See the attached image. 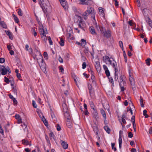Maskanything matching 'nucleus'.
<instances>
[{"label": "nucleus", "instance_id": "nucleus-1", "mask_svg": "<svg viewBox=\"0 0 152 152\" xmlns=\"http://www.w3.org/2000/svg\"><path fill=\"white\" fill-rule=\"evenodd\" d=\"M38 3L43 11L45 12L49 11L50 9V4L48 0H38Z\"/></svg>", "mask_w": 152, "mask_h": 152}, {"label": "nucleus", "instance_id": "nucleus-2", "mask_svg": "<svg viewBox=\"0 0 152 152\" xmlns=\"http://www.w3.org/2000/svg\"><path fill=\"white\" fill-rule=\"evenodd\" d=\"M39 55L41 58L38 59L39 61H37V62L41 69H45L46 67V64L44 62L42 55L40 54Z\"/></svg>", "mask_w": 152, "mask_h": 152}, {"label": "nucleus", "instance_id": "nucleus-3", "mask_svg": "<svg viewBox=\"0 0 152 152\" xmlns=\"http://www.w3.org/2000/svg\"><path fill=\"white\" fill-rule=\"evenodd\" d=\"M125 76L123 75H122L120 77L119 81H118L120 86L126 85V83L125 80Z\"/></svg>", "mask_w": 152, "mask_h": 152}, {"label": "nucleus", "instance_id": "nucleus-4", "mask_svg": "<svg viewBox=\"0 0 152 152\" xmlns=\"http://www.w3.org/2000/svg\"><path fill=\"white\" fill-rule=\"evenodd\" d=\"M129 78L130 83L132 87V89L134 90L135 88V81L134 78L131 75L130 72H129Z\"/></svg>", "mask_w": 152, "mask_h": 152}, {"label": "nucleus", "instance_id": "nucleus-5", "mask_svg": "<svg viewBox=\"0 0 152 152\" xmlns=\"http://www.w3.org/2000/svg\"><path fill=\"white\" fill-rule=\"evenodd\" d=\"M103 61L105 62L107 64H108V62L110 64H112V61L111 60L108 56H105L103 57Z\"/></svg>", "mask_w": 152, "mask_h": 152}, {"label": "nucleus", "instance_id": "nucleus-6", "mask_svg": "<svg viewBox=\"0 0 152 152\" xmlns=\"http://www.w3.org/2000/svg\"><path fill=\"white\" fill-rule=\"evenodd\" d=\"M110 59H112L113 60V62H112V64L111 65H112L113 67L114 68L115 71V72L118 71V66L116 62L113 58H111Z\"/></svg>", "mask_w": 152, "mask_h": 152}, {"label": "nucleus", "instance_id": "nucleus-7", "mask_svg": "<svg viewBox=\"0 0 152 152\" xmlns=\"http://www.w3.org/2000/svg\"><path fill=\"white\" fill-rule=\"evenodd\" d=\"M8 72L9 73L11 72V71L9 67H7L6 68L5 67L1 72V74L2 75H4L7 74V72Z\"/></svg>", "mask_w": 152, "mask_h": 152}, {"label": "nucleus", "instance_id": "nucleus-8", "mask_svg": "<svg viewBox=\"0 0 152 152\" xmlns=\"http://www.w3.org/2000/svg\"><path fill=\"white\" fill-rule=\"evenodd\" d=\"M111 31L109 29H107L104 33L103 35L104 37H106L107 39L110 37L111 36Z\"/></svg>", "mask_w": 152, "mask_h": 152}, {"label": "nucleus", "instance_id": "nucleus-9", "mask_svg": "<svg viewBox=\"0 0 152 152\" xmlns=\"http://www.w3.org/2000/svg\"><path fill=\"white\" fill-rule=\"evenodd\" d=\"M103 66L107 76L109 77L110 75V73L107 66L105 65H103Z\"/></svg>", "mask_w": 152, "mask_h": 152}, {"label": "nucleus", "instance_id": "nucleus-10", "mask_svg": "<svg viewBox=\"0 0 152 152\" xmlns=\"http://www.w3.org/2000/svg\"><path fill=\"white\" fill-rule=\"evenodd\" d=\"M92 0H79V4L82 5H88L89 1H91Z\"/></svg>", "mask_w": 152, "mask_h": 152}, {"label": "nucleus", "instance_id": "nucleus-11", "mask_svg": "<svg viewBox=\"0 0 152 152\" xmlns=\"http://www.w3.org/2000/svg\"><path fill=\"white\" fill-rule=\"evenodd\" d=\"M86 11L89 14H94L95 13H94V9L93 7H88V10Z\"/></svg>", "mask_w": 152, "mask_h": 152}, {"label": "nucleus", "instance_id": "nucleus-12", "mask_svg": "<svg viewBox=\"0 0 152 152\" xmlns=\"http://www.w3.org/2000/svg\"><path fill=\"white\" fill-rule=\"evenodd\" d=\"M95 66L97 70V71H100L101 67L100 65L99 62L98 61H96L95 62Z\"/></svg>", "mask_w": 152, "mask_h": 152}, {"label": "nucleus", "instance_id": "nucleus-13", "mask_svg": "<svg viewBox=\"0 0 152 152\" xmlns=\"http://www.w3.org/2000/svg\"><path fill=\"white\" fill-rule=\"evenodd\" d=\"M61 145L63 148L64 149H67L68 147V144L67 142L63 140H61Z\"/></svg>", "mask_w": 152, "mask_h": 152}, {"label": "nucleus", "instance_id": "nucleus-14", "mask_svg": "<svg viewBox=\"0 0 152 152\" xmlns=\"http://www.w3.org/2000/svg\"><path fill=\"white\" fill-rule=\"evenodd\" d=\"M39 32H40V34L42 36H45L46 34V32L45 31V29L44 28H43V27L42 26V28H40L39 29Z\"/></svg>", "mask_w": 152, "mask_h": 152}, {"label": "nucleus", "instance_id": "nucleus-15", "mask_svg": "<svg viewBox=\"0 0 152 152\" xmlns=\"http://www.w3.org/2000/svg\"><path fill=\"white\" fill-rule=\"evenodd\" d=\"M15 118L17 119L18 123V124L22 123V119L20 116L18 114H16L15 116Z\"/></svg>", "mask_w": 152, "mask_h": 152}, {"label": "nucleus", "instance_id": "nucleus-16", "mask_svg": "<svg viewBox=\"0 0 152 152\" xmlns=\"http://www.w3.org/2000/svg\"><path fill=\"white\" fill-rule=\"evenodd\" d=\"M149 10L145 8L143 10L142 13L144 17L147 16L148 13L149 12Z\"/></svg>", "mask_w": 152, "mask_h": 152}, {"label": "nucleus", "instance_id": "nucleus-17", "mask_svg": "<svg viewBox=\"0 0 152 152\" xmlns=\"http://www.w3.org/2000/svg\"><path fill=\"white\" fill-rule=\"evenodd\" d=\"M6 34L9 36V38L10 39H13V37L12 35V33L10 32V31H6Z\"/></svg>", "mask_w": 152, "mask_h": 152}, {"label": "nucleus", "instance_id": "nucleus-18", "mask_svg": "<svg viewBox=\"0 0 152 152\" xmlns=\"http://www.w3.org/2000/svg\"><path fill=\"white\" fill-rule=\"evenodd\" d=\"M62 109L64 112H66L68 110V108L66 104L63 103L62 104Z\"/></svg>", "mask_w": 152, "mask_h": 152}, {"label": "nucleus", "instance_id": "nucleus-19", "mask_svg": "<svg viewBox=\"0 0 152 152\" xmlns=\"http://www.w3.org/2000/svg\"><path fill=\"white\" fill-rule=\"evenodd\" d=\"M94 118H95V119L97 120L99 118L98 114L97 112V111L96 110H94Z\"/></svg>", "mask_w": 152, "mask_h": 152}, {"label": "nucleus", "instance_id": "nucleus-20", "mask_svg": "<svg viewBox=\"0 0 152 152\" xmlns=\"http://www.w3.org/2000/svg\"><path fill=\"white\" fill-rule=\"evenodd\" d=\"M89 31L92 34H96V32L93 26H91L89 28Z\"/></svg>", "mask_w": 152, "mask_h": 152}, {"label": "nucleus", "instance_id": "nucleus-21", "mask_svg": "<svg viewBox=\"0 0 152 152\" xmlns=\"http://www.w3.org/2000/svg\"><path fill=\"white\" fill-rule=\"evenodd\" d=\"M23 143L24 145H29L30 146L31 145V144L30 143V142L24 139L22 140Z\"/></svg>", "mask_w": 152, "mask_h": 152}, {"label": "nucleus", "instance_id": "nucleus-22", "mask_svg": "<svg viewBox=\"0 0 152 152\" xmlns=\"http://www.w3.org/2000/svg\"><path fill=\"white\" fill-rule=\"evenodd\" d=\"M100 112L101 114L102 115V116L104 118V119L106 120V117L105 112L104 110L102 109L101 110Z\"/></svg>", "mask_w": 152, "mask_h": 152}, {"label": "nucleus", "instance_id": "nucleus-23", "mask_svg": "<svg viewBox=\"0 0 152 152\" xmlns=\"http://www.w3.org/2000/svg\"><path fill=\"white\" fill-rule=\"evenodd\" d=\"M118 142H119V147L120 149H121V144L122 143V139L121 137V135H120V136H119V138L118 139Z\"/></svg>", "mask_w": 152, "mask_h": 152}, {"label": "nucleus", "instance_id": "nucleus-24", "mask_svg": "<svg viewBox=\"0 0 152 152\" xmlns=\"http://www.w3.org/2000/svg\"><path fill=\"white\" fill-rule=\"evenodd\" d=\"M64 112V115L65 117L67 119L69 120L70 118V116L69 115V113L67 111L66 112Z\"/></svg>", "mask_w": 152, "mask_h": 152}, {"label": "nucleus", "instance_id": "nucleus-25", "mask_svg": "<svg viewBox=\"0 0 152 152\" xmlns=\"http://www.w3.org/2000/svg\"><path fill=\"white\" fill-rule=\"evenodd\" d=\"M91 79L93 84L95 85L96 84L95 77L94 75H91Z\"/></svg>", "mask_w": 152, "mask_h": 152}, {"label": "nucleus", "instance_id": "nucleus-26", "mask_svg": "<svg viewBox=\"0 0 152 152\" xmlns=\"http://www.w3.org/2000/svg\"><path fill=\"white\" fill-rule=\"evenodd\" d=\"M104 129L109 134L110 132V129L108 126H105L104 127Z\"/></svg>", "mask_w": 152, "mask_h": 152}, {"label": "nucleus", "instance_id": "nucleus-27", "mask_svg": "<svg viewBox=\"0 0 152 152\" xmlns=\"http://www.w3.org/2000/svg\"><path fill=\"white\" fill-rule=\"evenodd\" d=\"M64 40L63 38L61 37L60 38V40L59 42V43L61 46H63L64 45Z\"/></svg>", "mask_w": 152, "mask_h": 152}, {"label": "nucleus", "instance_id": "nucleus-28", "mask_svg": "<svg viewBox=\"0 0 152 152\" xmlns=\"http://www.w3.org/2000/svg\"><path fill=\"white\" fill-rule=\"evenodd\" d=\"M118 71H117V72H115V78L114 80L115 81H118Z\"/></svg>", "mask_w": 152, "mask_h": 152}, {"label": "nucleus", "instance_id": "nucleus-29", "mask_svg": "<svg viewBox=\"0 0 152 152\" xmlns=\"http://www.w3.org/2000/svg\"><path fill=\"white\" fill-rule=\"evenodd\" d=\"M89 14L86 11L83 14V18L85 20L87 18V16L89 15Z\"/></svg>", "mask_w": 152, "mask_h": 152}, {"label": "nucleus", "instance_id": "nucleus-30", "mask_svg": "<svg viewBox=\"0 0 152 152\" xmlns=\"http://www.w3.org/2000/svg\"><path fill=\"white\" fill-rule=\"evenodd\" d=\"M12 15L13 17L15 22L16 23H19V20L18 19V18L14 14H13Z\"/></svg>", "mask_w": 152, "mask_h": 152}, {"label": "nucleus", "instance_id": "nucleus-31", "mask_svg": "<svg viewBox=\"0 0 152 152\" xmlns=\"http://www.w3.org/2000/svg\"><path fill=\"white\" fill-rule=\"evenodd\" d=\"M99 28L101 33L103 34L106 31L105 28L103 26H101L100 27L99 26Z\"/></svg>", "mask_w": 152, "mask_h": 152}, {"label": "nucleus", "instance_id": "nucleus-32", "mask_svg": "<svg viewBox=\"0 0 152 152\" xmlns=\"http://www.w3.org/2000/svg\"><path fill=\"white\" fill-rule=\"evenodd\" d=\"M0 24L1 26L4 28H7V26L4 21H1L0 22Z\"/></svg>", "mask_w": 152, "mask_h": 152}, {"label": "nucleus", "instance_id": "nucleus-33", "mask_svg": "<svg viewBox=\"0 0 152 152\" xmlns=\"http://www.w3.org/2000/svg\"><path fill=\"white\" fill-rule=\"evenodd\" d=\"M89 94L91 97H93L94 95V91L93 89H90L89 90Z\"/></svg>", "mask_w": 152, "mask_h": 152}, {"label": "nucleus", "instance_id": "nucleus-34", "mask_svg": "<svg viewBox=\"0 0 152 152\" xmlns=\"http://www.w3.org/2000/svg\"><path fill=\"white\" fill-rule=\"evenodd\" d=\"M42 121L45 124V125L46 126H48V121L46 120V119L45 118L44 116H43L42 117Z\"/></svg>", "mask_w": 152, "mask_h": 152}, {"label": "nucleus", "instance_id": "nucleus-35", "mask_svg": "<svg viewBox=\"0 0 152 152\" xmlns=\"http://www.w3.org/2000/svg\"><path fill=\"white\" fill-rule=\"evenodd\" d=\"M141 106L142 107H144V104H143V99L142 97L140 96V99Z\"/></svg>", "mask_w": 152, "mask_h": 152}, {"label": "nucleus", "instance_id": "nucleus-36", "mask_svg": "<svg viewBox=\"0 0 152 152\" xmlns=\"http://www.w3.org/2000/svg\"><path fill=\"white\" fill-rule=\"evenodd\" d=\"M31 33L34 35L35 37H36L37 35V33L35 31V29L34 28H31Z\"/></svg>", "mask_w": 152, "mask_h": 152}, {"label": "nucleus", "instance_id": "nucleus-37", "mask_svg": "<svg viewBox=\"0 0 152 152\" xmlns=\"http://www.w3.org/2000/svg\"><path fill=\"white\" fill-rule=\"evenodd\" d=\"M89 104L90 106V107L93 110H96L95 108V106L92 102H89Z\"/></svg>", "mask_w": 152, "mask_h": 152}, {"label": "nucleus", "instance_id": "nucleus-38", "mask_svg": "<svg viewBox=\"0 0 152 152\" xmlns=\"http://www.w3.org/2000/svg\"><path fill=\"white\" fill-rule=\"evenodd\" d=\"M81 45L82 46H85V45L86 44V40H85L84 39H82L81 40Z\"/></svg>", "mask_w": 152, "mask_h": 152}, {"label": "nucleus", "instance_id": "nucleus-39", "mask_svg": "<svg viewBox=\"0 0 152 152\" xmlns=\"http://www.w3.org/2000/svg\"><path fill=\"white\" fill-rule=\"evenodd\" d=\"M50 138V140H54V134L53 132H51L49 134Z\"/></svg>", "mask_w": 152, "mask_h": 152}, {"label": "nucleus", "instance_id": "nucleus-40", "mask_svg": "<svg viewBox=\"0 0 152 152\" xmlns=\"http://www.w3.org/2000/svg\"><path fill=\"white\" fill-rule=\"evenodd\" d=\"M147 111L146 110H144L143 111V115L145 118H147L148 117V115L147 114Z\"/></svg>", "mask_w": 152, "mask_h": 152}, {"label": "nucleus", "instance_id": "nucleus-41", "mask_svg": "<svg viewBox=\"0 0 152 152\" xmlns=\"http://www.w3.org/2000/svg\"><path fill=\"white\" fill-rule=\"evenodd\" d=\"M151 59L150 58H148L146 60L145 62L147 64V65L148 66H149L150 65V61Z\"/></svg>", "mask_w": 152, "mask_h": 152}, {"label": "nucleus", "instance_id": "nucleus-42", "mask_svg": "<svg viewBox=\"0 0 152 152\" xmlns=\"http://www.w3.org/2000/svg\"><path fill=\"white\" fill-rule=\"evenodd\" d=\"M48 40L49 41V44H50V45H52L53 44V42L52 41V40L51 39V38H50V37L49 36V37H48Z\"/></svg>", "mask_w": 152, "mask_h": 152}, {"label": "nucleus", "instance_id": "nucleus-43", "mask_svg": "<svg viewBox=\"0 0 152 152\" xmlns=\"http://www.w3.org/2000/svg\"><path fill=\"white\" fill-rule=\"evenodd\" d=\"M66 124L67 126L69 128H71V127H72L71 124L69 121H67L66 122Z\"/></svg>", "mask_w": 152, "mask_h": 152}, {"label": "nucleus", "instance_id": "nucleus-44", "mask_svg": "<svg viewBox=\"0 0 152 152\" xmlns=\"http://www.w3.org/2000/svg\"><path fill=\"white\" fill-rule=\"evenodd\" d=\"M61 5L63 6V7H65L66 5V1H63V2H60Z\"/></svg>", "mask_w": 152, "mask_h": 152}, {"label": "nucleus", "instance_id": "nucleus-45", "mask_svg": "<svg viewBox=\"0 0 152 152\" xmlns=\"http://www.w3.org/2000/svg\"><path fill=\"white\" fill-rule=\"evenodd\" d=\"M119 45L120 47L123 50V43L122 41H120L119 42Z\"/></svg>", "mask_w": 152, "mask_h": 152}, {"label": "nucleus", "instance_id": "nucleus-46", "mask_svg": "<svg viewBox=\"0 0 152 152\" xmlns=\"http://www.w3.org/2000/svg\"><path fill=\"white\" fill-rule=\"evenodd\" d=\"M145 18L146 22L148 23V22L151 20V19L150 18L148 17L147 16L145 17Z\"/></svg>", "mask_w": 152, "mask_h": 152}, {"label": "nucleus", "instance_id": "nucleus-47", "mask_svg": "<svg viewBox=\"0 0 152 152\" xmlns=\"http://www.w3.org/2000/svg\"><path fill=\"white\" fill-rule=\"evenodd\" d=\"M43 56L44 58H45L46 59H48V54L47 52H44Z\"/></svg>", "mask_w": 152, "mask_h": 152}, {"label": "nucleus", "instance_id": "nucleus-48", "mask_svg": "<svg viewBox=\"0 0 152 152\" xmlns=\"http://www.w3.org/2000/svg\"><path fill=\"white\" fill-rule=\"evenodd\" d=\"M115 145V143H111L112 149H113L114 151H116L117 150V149L115 147H114Z\"/></svg>", "mask_w": 152, "mask_h": 152}, {"label": "nucleus", "instance_id": "nucleus-49", "mask_svg": "<svg viewBox=\"0 0 152 152\" xmlns=\"http://www.w3.org/2000/svg\"><path fill=\"white\" fill-rule=\"evenodd\" d=\"M109 79L110 82L112 83L113 86H114L113 80V79L112 77H110L109 78Z\"/></svg>", "mask_w": 152, "mask_h": 152}, {"label": "nucleus", "instance_id": "nucleus-50", "mask_svg": "<svg viewBox=\"0 0 152 152\" xmlns=\"http://www.w3.org/2000/svg\"><path fill=\"white\" fill-rule=\"evenodd\" d=\"M82 22H83L81 20H80L79 22L80 23L79 24H78V26L79 28H81V29L84 30V28L82 27V26H81V23H82Z\"/></svg>", "mask_w": 152, "mask_h": 152}, {"label": "nucleus", "instance_id": "nucleus-51", "mask_svg": "<svg viewBox=\"0 0 152 152\" xmlns=\"http://www.w3.org/2000/svg\"><path fill=\"white\" fill-rule=\"evenodd\" d=\"M4 81L7 83H10V81L7 78L6 76L4 77Z\"/></svg>", "mask_w": 152, "mask_h": 152}, {"label": "nucleus", "instance_id": "nucleus-52", "mask_svg": "<svg viewBox=\"0 0 152 152\" xmlns=\"http://www.w3.org/2000/svg\"><path fill=\"white\" fill-rule=\"evenodd\" d=\"M18 14L20 16H22L23 15V13L20 9H19L18 11Z\"/></svg>", "mask_w": 152, "mask_h": 152}, {"label": "nucleus", "instance_id": "nucleus-53", "mask_svg": "<svg viewBox=\"0 0 152 152\" xmlns=\"http://www.w3.org/2000/svg\"><path fill=\"white\" fill-rule=\"evenodd\" d=\"M128 136L129 138H131L133 136V134L132 132H129Z\"/></svg>", "mask_w": 152, "mask_h": 152}, {"label": "nucleus", "instance_id": "nucleus-54", "mask_svg": "<svg viewBox=\"0 0 152 152\" xmlns=\"http://www.w3.org/2000/svg\"><path fill=\"white\" fill-rule=\"evenodd\" d=\"M32 105H33V107L34 108H36L37 107V105L35 103L34 101L33 100L32 101Z\"/></svg>", "mask_w": 152, "mask_h": 152}, {"label": "nucleus", "instance_id": "nucleus-55", "mask_svg": "<svg viewBox=\"0 0 152 152\" xmlns=\"http://www.w3.org/2000/svg\"><path fill=\"white\" fill-rule=\"evenodd\" d=\"M42 39L45 42H46L47 40V39L45 35V36L42 35Z\"/></svg>", "mask_w": 152, "mask_h": 152}, {"label": "nucleus", "instance_id": "nucleus-56", "mask_svg": "<svg viewBox=\"0 0 152 152\" xmlns=\"http://www.w3.org/2000/svg\"><path fill=\"white\" fill-rule=\"evenodd\" d=\"M82 66L83 69H85L86 66V62H83L82 64Z\"/></svg>", "mask_w": 152, "mask_h": 152}, {"label": "nucleus", "instance_id": "nucleus-57", "mask_svg": "<svg viewBox=\"0 0 152 152\" xmlns=\"http://www.w3.org/2000/svg\"><path fill=\"white\" fill-rule=\"evenodd\" d=\"M56 128L57 129L58 131H59L61 129V126H60L58 124H57L56 125Z\"/></svg>", "mask_w": 152, "mask_h": 152}, {"label": "nucleus", "instance_id": "nucleus-58", "mask_svg": "<svg viewBox=\"0 0 152 152\" xmlns=\"http://www.w3.org/2000/svg\"><path fill=\"white\" fill-rule=\"evenodd\" d=\"M58 60L61 63H62L63 62L62 58L60 56H58Z\"/></svg>", "mask_w": 152, "mask_h": 152}, {"label": "nucleus", "instance_id": "nucleus-59", "mask_svg": "<svg viewBox=\"0 0 152 152\" xmlns=\"http://www.w3.org/2000/svg\"><path fill=\"white\" fill-rule=\"evenodd\" d=\"M5 61V59L4 58H0V63H3Z\"/></svg>", "mask_w": 152, "mask_h": 152}, {"label": "nucleus", "instance_id": "nucleus-60", "mask_svg": "<svg viewBox=\"0 0 152 152\" xmlns=\"http://www.w3.org/2000/svg\"><path fill=\"white\" fill-rule=\"evenodd\" d=\"M45 138L47 140V142L48 143H50V141L48 136L46 135L45 136Z\"/></svg>", "mask_w": 152, "mask_h": 152}, {"label": "nucleus", "instance_id": "nucleus-61", "mask_svg": "<svg viewBox=\"0 0 152 152\" xmlns=\"http://www.w3.org/2000/svg\"><path fill=\"white\" fill-rule=\"evenodd\" d=\"M121 88V91H124L125 88L124 86H120Z\"/></svg>", "mask_w": 152, "mask_h": 152}, {"label": "nucleus", "instance_id": "nucleus-62", "mask_svg": "<svg viewBox=\"0 0 152 152\" xmlns=\"http://www.w3.org/2000/svg\"><path fill=\"white\" fill-rule=\"evenodd\" d=\"M131 121L133 123L134 121L135 122V116H133L131 118Z\"/></svg>", "mask_w": 152, "mask_h": 152}, {"label": "nucleus", "instance_id": "nucleus-63", "mask_svg": "<svg viewBox=\"0 0 152 152\" xmlns=\"http://www.w3.org/2000/svg\"><path fill=\"white\" fill-rule=\"evenodd\" d=\"M7 48L9 51L10 50L12 49L11 46L10 45H8Z\"/></svg>", "mask_w": 152, "mask_h": 152}, {"label": "nucleus", "instance_id": "nucleus-64", "mask_svg": "<svg viewBox=\"0 0 152 152\" xmlns=\"http://www.w3.org/2000/svg\"><path fill=\"white\" fill-rule=\"evenodd\" d=\"M148 23L149 26L152 28V21L151 20V21L148 22Z\"/></svg>", "mask_w": 152, "mask_h": 152}]
</instances>
